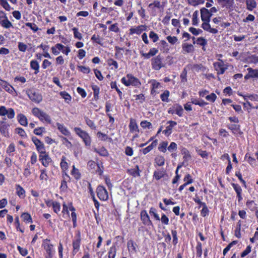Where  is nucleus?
Here are the masks:
<instances>
[{
    "mask_svg": "<svg viewBox=\"0 0 258 258\" xmlns=\"http://www.w3.org/2000/svg\"><path fill=\"white\" fill-rule=\"evenodd\" d=\"M201 20L203 23L201 27L206 31L210 33L215 34L218 32L217 28H211L210 24V21L212 17V14L209 13V10L206 8H202L200 10Z\"/></svg>",
    "mask_w": 258,
    "mask_h": 258,
    "instance_id": "nucleus-1",
    "label": "nucleus"
},
{
    "mask_svg": "<svg viewBox=\"0 0 258 258\" xmlns=\"http://www.w3.org/2000/svg\"><path fill=\"white\" fill-rule=\"evenodd\" d=\"M41 247L44 250L43 255L44 258H53L55 253V250L54 245L50 239H43L42 241Z\"/></svg>",
    "mask_w": 258,
    "mask_h": 258,
    "instance_id": "nucleus-2",
    "label": "nucleus"
},
{
    "mask_svg": "<svg viewBox=\"0 0 258 258\" xmlns=\"http://www.w3.org/2000/svg\"><path fill=\"white\" fill-rule=\"evenodd\" d=\"M121 82L126 87L132 86L136 88H139L141 86L140 80L132 74H127L126 77H122L121 79Z\"/></svg>",
    "mask_w": 258,
    "mask_h": 258,
    "instance_id": "nucleus-3",
    "label": "nucleus"
},
{
    "mask_svg": "<svg viewBox=\"0 0 258 258\" xmlns=\"http://www.w3.org/2000/svg\"><path fill=\"white\" fill-rule=\"evenodd\" d=\"M75 133L83 140L85 146L90 147L91 145L92 140L89 134L81 128L75 127L74 128Z\"/></svg>",
    "mask_w": 258,
    "mask_h": 258,
    "instance_id": "nucleus-4",
    "label": "nucleus"
},
{
    "mask_svg": "<svg viewBox=\"0 0 258 258\" xmlns=\"http://www.w3.org/2000/svg\"><path fill=\"white\" fill-rule=\"evenodd\" d=\"M152 68L156 71H159L161 68L165 67V62L163 56L161 54L153 57L151 60Z\"/></svg>",
    "mask_w": 258,
    "mask_h": 258,
    "instance_id": "nucleus-5",
    "label": "nucleus"
},
{
    "mask_svg": "<svg viewBox=\"0 0 258 258\" xmlns=\"http://www.w3.org/2000/svg\"><path fill=\"white\" fill-rule=\"evenodd\" d=\"M81 233L80 231L78 230L76 234L75 238L72 240V254L75 256L80 250L81 244Z\"/></svg>",
    "mask_w": 258,
    "mask_h": 258,
    "instance_id": "nucleus-6",
    "label": "nucleus"
},
{
    "mask_svg": "<svg viewBox=\"0 0 258 258\" xmlns=\"http://www.w3.org/2000/svg\"><path fill=\"white\" fill-rule=\"evenodd\" d=\"M38 154L39 160L43 166L46 168L53 163V161L50 157L49 153L46 152V150L38 153Z\"/></svg>",
    "mask_w": 258,
    "mask_h": 258,
    "instance_id": "nucleus-7",
    "label": "nucleus"
},
{
    "mask_svg": "<svg viewBox=\"0 0 258 258\" xmlns=\"http://www.w3.org/2000/svg\"><path fill=\"white\" fill-rule=\"evenodd\" d=\"M26 94L32 102L36 103H39L43 99L41 94L33 89H29L26 90Z\"/></svg>",
    "mask_w": 258,
    "mask_h": 258,
    "instance_id": "nucleus-8",
    "label": "nucleus"
},
{
    "mask_svg": "<svg viewBox=\"0 0 258 258\" xmlns=\"http://www.w3.org/2000/svg\"><path fill=\"white\" fill-rule=\"evenodd\" d=\"M218 61L213 63V67L217 72V75H223L228 69V65L225 64L221 58L218 59Z\"/></svg>",
    "mask_w": 258,
    "mask_h": 258,
    "instance_id": "nucleus-9",
    "label": "nucleus"
},
{
    "mask_svg": "<svg viewBox=\"0 0 258 258\" xmlns=\"http://www.w3.org/2000/svg\"><path fill=\"white\" fill-rule=\"evenodd\" d=\"M97 197L101 201H106L108 199V193L105 187L101 185H99L96 189Z\"/></svg>",
    "mask_w": 258,
    "mask_h": 258,
    "instance_id": "nucleus-10",
    "label": "nucleus"
},
{
    "mask_svg": "<svg viewBox=\"0 0 258 258\" xmlns=\"http://www.w3.org/2000/svg\"><path fill=\"white\" fill-rule=\"evenodd\" d=\"M165 7V5L163 3L161 4L160 1L158 0H155L152 3L149 4L148 8L149 11H151V15L155 16L156 15L157 9H163Z\"/></svg>",
    "mask_w": 258,
    "mask_h": 258,
    "instance_id": "nucleus-11",
    "label": "nucleus"
},
{
    "mask_svg": "<svg viewBox=\"0 0 258 258\" xmlns=\"http://www.w3.org/2000/svg\"><path fill=\"white\" fill-rule=\"evenodd\" d=\"M184 110L182 106L178 104H174L168 110V113L170 114H176L179 117L183 116Z\"/></svg>",
    "mask_w": 258,
    "mask_h": 258,
    "instance_id": "nucleus-12",
    "label": "nucleus"
},
{
    "mask_svg": "<svg viewBox=\"0 0 258 258\" xmlns=\"http://www.w3.org/2000/svg\"><path fill=\"white\" fill-rule=\"evenodd\" d=\"M0 87H2L6 92L10 94L16 96L17 95V92L15 88L10 85L7 81L0 79Z\"/></svg>",
    "mask_w": 258,
    "mask_h": 258,
    "instance_id": "nucleus-13",
    "label": "nucleus"
},
{
    "mask_svg": "<svg viewBox=\"0 0 258 258\" xmlns=\"http://www.w3.org/2000/svg\"><path fill=\"white\" fill-rule=\"evenodd\" d=\"M62 180L59 187V189L61 192H66L68 188V182H71V177L68 173H62Z\"/></svg>",
    "mask_w": 258,
    "mask_h": 258,
    "instance_id": "nucleus-14",
    "label": "nucleus"
},
{
    "mask_svg": "<svg viewBox=\"0 0 258 258\" xmlns=\"http://www.w3.org/2000/svg\"><path fill=\"white\" fill-rule=\"evenodd\" d=\"M140 219L144 226L147 227H153V224L150 219V218L145 210H142L140 212Z\"/></svg>",
    "mask_w": 258,
    "mask_h": 258,
    "instance_id": "nucleus-15",
    "label": "nucleus"
},
{
    "mask_svg": "<svg viewBox=\"0 0 258 258\" xmlns=\"http://www.w3.org/2000/svg\"><path fill=\"white\" fill-rule=\"evenodd\" d=\"M7 115L9 119H13L15 115V112L14 109L9 108L7 109L5 106H0V116H4Z\"/></svg>",
    "mask_w": 258,
    "mask_h": 258,
    "instance_id": "nucleus-16",
    "label": "nucleus"
},
{
    "mask_svg": "<svg viewBox=\"0 0 258 258\" xmlns=\"http://www.w3.org/2000/svg\"><path fill=\"white\" fill-rule=\"evenodd\" d=\"M226 127L235 136H239L243 134V132L241 130V126L239 124H228Z\"/></svg>",
    "mask_w": 258,
    "mask_h": 258,
    "instance_id": "nucleus-17",
    "label": "nucleus"
},
{
    "mask_svg": "<svg viewBox=\"0 0 258 258\" xmlns=\"http://www.w3.org/2000/svg\"><path fill=\"white\" fill-rule=\"evenodd\" d=\"M4 120H6L5 118L3 119V120L0 121V133L5 137H9L10 124Z\"/></svg>",
    "mask_w": 258,
    "mask_h": 258,
    "instance_id": "nucleus-18",
    "label": "nucleus"
},
{
    "mask_svg": "<svg viewBox=\"0 0 258 258\" xmlns=\"http://www.w3.org/2000/svg\"><path fill=\"white\" fill-rule=\"evenodd\" d=\"M231 185L236 194V198L239 204L241 203L242 200V189L241 187L237 183H231Z\"/></svg>",
    "mask_w": 258,
    "mask_h": 258,
    "instance_id": "nucleus-19",
    "label": "nucleus"
},
{
    "mask_svg": "<svg viewBox=\"0 0 258 258\" xmlns=\"http://www.w3.org/2000/svg\"><path fill=\"white\" fill-rule=\"evenodd\" d=\"M167 175L166 169L164 168H161L154 171L153 177V179H155L156 180L158 181L165 177Z\"/></svg>",
    "mask_w": 258,
    "mask_h": 258,
    "instance_id": "nucleus-20",
    "label": "nucleus"
},
{
    "mask_svg": "<svg viewBox=\"0 0 258 258\" xmlns=\"http://www.w3.org/2000/svg\"><path fill=\"white\" fill-rule=\"evenodd\" d=\"M32 141L34 144L38 153L45 150V147L42 141L37 137L33 136L31 138Z\"/></svg>",
    "mask_w": 258,
    "mask_h": 258,
    "instance_id": "nucleus-21",
    "label": "nucleus"
},
{
    "mask_svg": "<svg viewBox=\"0 0 258 258\" xmlns=\"http://www.w3.org/2000/svg\"><path fill=\"white\" fill-rule=\"evenodd\" d=\"M127 248L130 254H136L138 252V246L137 243L132 239H130L127 242Z\"/></svg>",
    "mask_w": 258,
    "mask_h": 258,
    "instance_id": "nucleus-22",
    "label": "nucleus"
},
{
    "mask_svg": "<svg viewBox=\"0 0 258 258\" xmlns=\"http://www.w3.org/2000/svg\"><path fill=\"white\" fill-rule=\"evenodd\" d=\"M167 124L169 125L166 126L165 130L162 131V133L166 137H168L172 134L173 128L177 125V122L175 121L169 120L167 122Z\"/></svg>",
    "mask_w": 258,
    "mask_h": 258,
    "instance_id": "nucleus-23",
    "label": "nucleus"
},
{
    "mask_svg": "<svg viewBox=\"0 0 258 258\" xmlns=\"http://www.w3.org/2000/svg\"><path fill=\"white\" fill-rule=\"evenodd\" d=\"M158 49L157 48H150L148 53L144 52L143 51H140V54L144 59H149L152 56H154L158 53Z\"/></svg>",
    "mask_w": 258,
    "mask_h": 258,
    "instance_id": "nucleus-24",
    "label": "nucleus"
},
{
    "mask_svg": "<svg viewBox=\"0 0 258 258\" xmlns=\"http://www.w3.org/2000/svg\"><path fill=\"white\" fill-rule=\"evenodd\" d=\"M217 1L221 5L222 8L230 11L233 10L234 0H217Z\"/></svg>",
    "mask_w": 258,
    "mask_h": 258,
    "instance_id": "nucleus-25",
    "label": "nucleus"
},
{
    "mask_svg": "<svg viewBox=\"0 0 258 258\" xmlns=\"http://www.w3.org/2000/svg\"><path fill=\"white\" fill-rule=\"evenodd\" d=\"M67 157L64 156H62L61 158L60 167L62 173H68V170L69 169V164L67 161Z\"/></svg>",
    "mask_w": 258,
    "mask_h": 258,
    "instance_id": "nucleus-26",
    "label": "nucleus"
},
{
    "mask_svg": "<svg viewBox=\"0 0 258 258\" xmlns=\"http://www.w3.org/2000/svg\"><path fill=\"white\" fill-rule=\"evenodd\" d=\"M128 127L130 132L131 133H139L140 131L139 129V126L137 124L136 120L134 118H131L130 119V123L128 125Z\"/></svg>",
    "mask_w": 258,
    "mask_h": 258,
    "instance_id": "nucleus-27",
    "label": "nucleus"
},
{
    "mask_svg": "<svg viewBox=\"0 0 258 258\" xmlns=\"http://www.w3.org/2000/svg\"><path fill=\"white\" fill-rule=\"evenodd\" d=\"M16 193L20 199H24L26 197V191L24 188L19 184L15 185Z\"/></svg>",
    "mask_w": 258,
    "mask_h": 258,
    "instance_id": "nucleus-28",
    "label": "nucleus"
},
{
    "mask_svg": "<svg viewBox=\"0 0 258 258\" xmlns=\"http://www.w3.org/2000/svg\"><path fill=\"white\" fill-rule=\"evenodd\" d=\"M145 30V26L144 25H140L136 28L132 27L130 29V34L133 35L134 34H137L138 35L141 34L143 31Z\"/></svg>",
    "mask_w": 258,
    "mask_h": 258,
    "instance_id": "nucleus-29",
    "label": "nucleus"
},
{
    "mask_svg": "<svg viewBox=\"0 0 258 258\" xmlns=\"http://www.w3.org/2000/svg\"><path fill=\"white\" fill-rule=\"evenodd\" d=\"M165 163V159L162 155H157L154 159L155 166H156L161 167L164 165Z\"/></svg>",
    "mask_w": 258,
    "mask_h": 258,
    "instance_id": "nucleus-30",
    "label": "nucleus"
},
{
    "mask_svg": "<svg viewBox=\"0 0 258 258\" xmlns=\"http://www.w3.org/2000/svg\"><path fill=\"white\" fill-rule=\"evenodd\" d=\"M56 125L58 130L62 135L68 137L71 135L69 130L63 124L57 123Z\"/></svg>",
    "mask_w": 258,
    "mask_h": 258,
    "instance_id": "nucleus-31",
    "label": "nucleus"
},
{
    "mask_svg": "<svg viewBox=\"0 0 258 258\" xmlns=\"http://www.w3.org/2000/svg\"><path fill=\"white\" fill-rule=\"evenodd\" d=\"M64 47V46L60 43H57L55 46L51 47L52 53L55 55H57L59 54L60 51Z\"/></svg>",
    "mask_w": 258,
    "mask_h": 258,
    "instance_id": "nucleus-32",
    "label": "nucleus"
},
{
    "mask_svg": "<svg viewBox=\"0 0 258 258\" xmlns=\"http://www.w3.org/2000/svg\"><path fill=\"white\" fill-rule=\"evenodd\" d=\"M242 222L241 220H239L236 224L235 228L234 229V236L238 238H240L241 237V229Z\"/></svg>",
    "mask_w": 258,
    "mask_h": 258,
    "instance_id": "nucleus-33",
    "label": "nucleus"
},
{
    "mask_svg": "<svg viewBox=\"0 0 258 258\" xmlns=\"http://www.w3.org/2000/svg\"><path fill=\"white\" fill-rule=\"evenodd\" d=\"M246 9L249 11H253L256 8L257 4L255 0H245Z\"/></svg>",
    "mask_w": 258,
    "mask_h": 258,
    "instance_id": "nucleus-34",
    "label": "nucleus"
},
{
    "mask_svg": "<svg viewBox=\"0 0 258 258\" xmlns=\"http://www.w3.org/2000/svg\"><path fill=\"white\" fill-rule=\"evenodd\" d=\"M17 119L19 123L24 126H26L28 125V120L26 116L20 113L17 115Z\"/></svg>",
    "mask_w": 258,
    "mask_h": 258,
    "instance_id": "nucleus-35",
    "label": "nucleus"
},
{
    "mask_svg": "<svg viewBox=\"0 0 258 258\" xmlns=\"http://www.w3.org/2000/svg\"><path fill=\"white\" fill-rule=\"evenodd\" d=\"M181 153L183 155L184 162H187L191 158L189 151L186 148L183 147L181 149Z\"/></svg>",
    "mask_w": 258,
    "mask_h": 258,
    "instance_id": "nucleus-36",
    "label": "nucleus"
},
{
    "mask_svg": "<svg viewBox=\"0 0 258 258\" xmlns=\"http://www.w3.org/2000/svg\"><path fill=\"white\" fill-rule=\"evenodd\" d=\"M71 174L77 180L80 179L81 178V173L79 170L77 168L75 165H73L72 166V170L71 171Z\"/></svg>",
    "mask_w": 258,
    "mask_h": 258,
    "instance_id": "nucleus-37",
    "label": "nucleus"
},
{
    "mask_svg": "<svg viewBox=\"0 0 258 258\" xmlns=\"http://www.w3.org/2000/svg\"><path fill=\"white\" fill-rule=\"evenodd\" d=\"M157 140H154L152 143L149 145L148 147L144 148L142 150V153L143 154L146 155L150 152L157 145Z\"/></svg>",
    "mask_w": 258,
    "mask_h": 258,
    "instance_id": "nucleus-38",
    "label": "nucleus"
},
{
    "mask_svg": "<svg viewBox=\"0 0 258 258\" xmlns=\"http://www.w3.org/2000/svg\"><path fill=\"white\" fill-rule=\"evenodd\" d=\"M160 85V83L156 80H153L152 81L151 94L155 95L157 93L156 89H157Z\"/></svg>",
    "mask_w": 258,
    "mask_h": 258,
    "instance_id": "nucleus-39",
    "label": "nucleus"
},
{
    "mask_svg": "<svg viewBox=\"0 0 258 258\" xmlns=\"http://www.w3.org/2000/svg\"><path fill=\"white\" fill-rule=\"evenodd\" d=\"M91 88L93 91V99L95 101H98L99 99V94L100 93V88L96 85H92Z\"/></svg>",
    "mask_w": 258,
    "mask_h": 258,
    "instance_id": "nucleus-40",
    "label": "nucleus"
},
{
    "mask_svg": "<svg viewBox=\"0 0 258 258\" xmlns=\"http://www.w3.org/2000/svg\"><path fill=\"white\" fill-rule=\"evenodd\" d=\"M30 66L31 69L35 71V74L36 75L39 72V64L36 60H32L30 61Z\"/></svg>",
    "mask_w": 258,
    "mask_h": 258,
    "instance_id": "nucleus-41",
    "label": "nucleus"
},
{
    "mask_svg": "<svg viewBox=\"0 0 258 258\" xmlns=\"http://www.w3.org/2000/svg\"><path fill=\"white\" fill-rule=\"evenodd\" d=\"M106 62L107 65L111 67V69L116 70L118 68V64L117 62L112 58H109L107 59Z\"/></svg>",
    "mask_w": 258,
    "mask_h": 258,
    "instance_id": "nucleus-42",
    "label": "nucleus"
},
{
    "mask_svg": "<svg viewBox=\"0 0 258 258\" xmlns=\"http://www.w3.org/2000/svg\"><path fill=\"white\" fill-rule=\"evenodd\" d=\"M182 48L183 53H190L194 50L193 45L191 44H188L186 43L182 44Z\"/></svg>",
    "mask_w": 258,
    "mask_h": 258,
    "instance_id": "nucleus-43",
    "label": "nucleus"
},
{
    "mask_svg": "<svg viewBox=\"0 0 258 258\" xmlns=\"http://www.w3.org/2000/svg\"><path fill=\"white\" fill-rule=\"evenodd\" d=\"M21 217L23 219V221L26 223H31L33 222L32 217L29 213H23Z\"/></svg>",
    "mask_w": 258,
    "mask_h": 258,
    "instance_id": "nucleus-44",
    "label": "nucleus"
},
{
    "mask_svg": "<svg viewBox=\"0 0 258 258\" xmlns=\"http://www.w3.org/2000/svg\"><path fill=\"white\" fill-rule=\"evenodd\" d=\"M168 142L167 141H162L158 146V150L162 153H166L167 150Z\"/></svg>",
    "mask_w": 258,
    "mask_h": 258,
    "instance_id": "nucleus-45",
    "label": "nucleus"
},
{
    "mask_svg": "<svg viewBox=\"0 0 258 258\" xmlns=\"http://www.w3.org/2000/svg\"><path fill=\"white\" fill-rule=\"evenodd\" d=\"M94 152L98 154L101 156L107 157L108 155V151L104 147H102L98 149L95 148L94 149Z\"/></svg>",
    "mask_w": 258,
    "mask_h": 258,
    "instance_id": "nucleus-46",
    "label": "nucleus"
},
{
    "mask_svg": "<svg viewBox=\"0 0 258 258\" xmlns=\"http://www.w3.org/2000/svg\"><path fill=\"white\" fill-rule=\"evenodd\" d=\"M61 97L64 100L65 102L68 104H69L72 100L71 96L66 91H61L59 93Z\"/></svg>",
    "mask_w": 258,
    "mask_h": 258,
    "instance_id": "nucleus-47",
    "label": "nucleus"
},
{
    "mask_svg": "<svg viewBox=\"0 0 258 258\" xmlns=\"http://www.w3.org/2000/svg\"><path fill=\"white\" fill-rule=\"evenodd\" d=\"M102 40L103 39L99 35L94 34L91 38V40L93 43H95L101 46L103 45Z\"/></svg>",
    "mask_w": 258,
    "mask_h": 258,
    "instance_id": "nucleus-48",
    "label": "nucleus"
},
{
    "mask_svg": "<svg viewBox=\"0 0 258 258\" xmlns=\"http://www.w3.org/2000/svg\"><path fill=\"white\" fill-rule=\"evenodd\" d=\"M191 69L197 72H199L200 71L205 72L206 71L207 68L204 67L202 64H194L192 66Z\"/></svg>",
    "mask_w": 258,
    "mask_h": 258,
    "instance_id": "nucleus-49",
    "label": "nucleus"
},
{
    "mask_svg": "<svg viewBox=\"0 0 258 258\" xmlns=\"http://www.w3.org/2000/svg\"><path fill=\"white\" fill-rule=\"evenodd\" d=\"M246 206L251 211H255L256 210H257L256 204H255L254 202L252 200H247L246 202Z\"/></svg>",
    "mask_w": 258,
    "mask_h": 258,
    "instance_id": "nucleus-50",
    "label": "nucleus"
},
{
    "mask_svg": "<svg viewBox=\"0 0 258 258\" xmlns=\"http://www.w3.org/2000/svg\"><path fill=\"white\" fill-rule=\"evenodd\" d=\"M196 256L198 258H201L202 255V244L201 242H197V245L196 246Z\"/></svg>",
    "mask_w": 258,
    "mask_h": 258,
    "instance_id": "nucleus-51",
    "label": "nucleus"
},
{
    "mask_svg": "<svg viewBox=\"0 0 258 258\" xmlns=\"http://www.w3.org/2000/svg\"><path fill=\"white\" fill-rule=\"evenodd\" d=\"M116 254V248L114 244L111 246L108 251V258H115Z\"/></svg>",
    "mask_w": 258,
    "mask_h": 258,
    "instance_id": "nucleus-52",
    "label": "nucleus"
},
{
    "mask_svg": "<svg viewBox=\"0 0 258 258\" xmlns=\"http://www.w3.org/2000/svg\"><path fill=\"white\" fill-rule=\"evenodd\" d=\"M170 92L166 90L160 95V98L163 102H168Z\"/></svg>",
    "mask_w": 258,
    "mask_h": 258,
    "instance_id": "nucleus-53",
    "label": "nucleus"
},
{
    "mask_svg": "<svg viewBox=\"0 0 258 258\" xmlns=\"http://www.w3.org/2000/svg\"><path fill=\"white\" fill-rule=\"evenodd\" d=\"M85 121L87 125L91 129L93 130H96V126L95 125L94 121L89 118L88 117L85 116L84 117Z\"/></svg>",
    "mask_w": 258,
    "mask_h": 258,
    "instance_id": "nucleus-54",
    "label": "nucleus"
},
{
    "mask_svg": "<svg viewBox=\"0 0 258 258\" xmlns=\"http://www.w3.org/2000/svg\"><path fill=\"white\" fill-rule=\"evenodd\" d=\"M40 174L39 176L40 180L41 181H47L48 179V175L46 169H42L40 170Z\"/></svg>",
    "mask_w": 258,
    "mask_h": 258,
    "instance_id": "nucleus-55",
    "label": "nucleus"
},
{
    "mask_svg": "<svg viewBox=\"0 0 258 258\" xmlns=\"http://www.w3.org/2000/svg\"><path fill=\"white\" fill-rule=\"evenodd\" d=\"M97 137L100 139L101 141H111L112 139L110 137H108L107 135L101 132H98L97 133Z\"/></svg>",
    "mask_w": 258,
    "mask_h": 258,
    "instance_id": "nucleus-56",
    "label": "nucleus"
},
{
    "mask_svg": "<svg viewBox=\"0 0 258 258\" xmlns=\"http://www.w3.org/2000/svg\"><path fill=\"white\" fill-rule=\"evenodd\" d=\"M130 174L134 177L140 176V170L138 165L136 166V168L131 169L128 170Z\"/></svg>",
    "mask_w": 258,
    "mask_h": 258,
    "instance_id": "nucleus-57",
    "label": "nucleus"
},
{
    "mask_svg": "<svg viewBox=\"0 0 258 258\" xmlns=\"http://www.w3.org/2000/svg\"><path fill=\"white\" fill-rule=\"evenodd\" d=\"M15 133L18 134L20 137L23 138H27V135L26 132L21 127H17L15 128Z\"/></svg>",
    "mask_w": 258,
    "mask_h": 258,
    "instance_id": "nucleus-58",
    "label": "nucleus"
},
{
    "mask_svg": "<svg viewBox=\"0 0 258 258\" xmlns=\"http://www.w3.org/2000/svg\"><path fill=\"white\" fill-rule=\"evenodd\" d=\"M40 118H39V119L41 121H45L49 123H50L51 122L50 117L44 112H42V113L40 115Z\"/></svg>",
    "mask_w": 258,
    "mask_h": 258,
    "instance_id": "nucleus-59",
    "label": "nucleus"
},
{
    "mask_svg": "<svg viewBox=\"0 0 258 258\" xmlns=\"http://www.w3.org/2000/svg\"><path fill=\"white\" fill-rule=\"evenodd\" d=\"M72 31H73L74 37L75 38L79 40H82V35L79 31V29L78 28L74 27L72 28Z\"/></svg>",
    "mask_w": 258,
    "mask_h": 258,
    "instance_id": "nucleus-60",
    "label": "nucleus"
},
{
    "mask_svg": "<svg viewBox=\"0 0 258 258\" xmlns=\"http://www.w3.org/2000/svg\"><path fill=\"white\" fill-rule=\"evenodd\" d=\"M242 96L244 100H246L249 99L251 101H258V95L257 94H247Z\"/></svg>",
    "mask_w": 258,
    "mask_h": 258,
    "instance_id": "nucleus-61",
    "label": "nucleus"
},
{
    "mask_svg": "<svg viewBox=\"0 0 258 258\" xmlns=\"http://www.w3.org/2000/svg\"><path fill=\"white\" fill-rule=\"evenodd\" d=\"M0 24L3 27L6 29L13 26L12 23L8 20V19H5V20L0 21Z\"/></svg>",
    "mask_w": 258,
    "mask_h": 258,
    "instance_id": "nucleus-62",
    "label": "nucleus"
},
{
    "mask_svg": "<svg viewBox=\"0 0 258 258\" xmlns=\"http://www.w3.org/2000/svg\"><path fill=\"white\" fill-rule=\"evenodd\" d=\"M171 234L173 237L172 243L174 246H176L178 243V236L177 232L176 229L171 230Z\"/></svg>",
    "mask_w": 258,
    "mask_h": 258,
    "instance_id": "nucleus-63",
    "label": "nucleus"
},
{
    "mask_svg": "<svg viewBox=\"0 0 258 258\" xmlns=\"http://www.w3.org/2000/svg\"><path fill=\"white\" fill-rule=\"evenodd\" d=\"M187 70L186 68H184L180 75V78L181 79V82L184 83L187 82Z\"/></svg>",
    "mask_w": 258,
    "mask_h": 258,
    "instance_id": "nucleus-64",
    "label": "nucleus"
}]
</instances>
